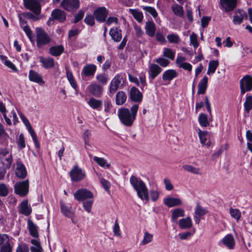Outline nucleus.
<instances>
[{
  "label": "nucleus",
  "instance_id": "obj_1",
  "mask_svg": "<svg viewBox=\"0 0 252 252\" xmlns=\"http://www.w3.org/2000/svg\"><path fill=\"white\" fill-rule=\"evenodd\" d=\"M138 109V105H134L129 110L126 108L119 109L118 115L121 122L126 126H129L133 124Z\"/></svg>",
  "mask_w": 252,
  "mask_h": 252
},
{
  "label": "nucleus",
  "instance_id": "obj_2",
  "mask_svg": "<svg viewBox=\"0 0 252 252\" xmlns=\"http://www.w3.org/2000/svg\"><path fill=\"white\" fill-rule=\"evenodd\" d=\"M35 33L36 46L38 48H42L43 46L51 42V37L41 28H36L35 29Z\"/></svg>",
  "mask_w": 252,
  "mask_h": 252
},
{
  "label": "nucleus",
  "instance_id": "obj_3",
  "mask_svg": "<svg viewBox=\"0 0 252 252\" xmlns=\"http://www.w3.org/2000/svg\"><path fill=\"white\" fill-rule=\"evenodd\" d=\"M159 196V193L158 190L152 189L149 191L145 184L143 183V201L145 204L148 203L150 199L152 202H156Z\"/></svg>",
  "mask_w": 252,
  "mask_h": 252
},
{
  "label": "nucleus",
  "instance_id": "obj_4",
  "mask_svg": "<svg viewBox=\"0 0 252 252\" xmlns=\"http://www.w3.org/2000/svg\"><path fill=\"white\" fill-rule=\"evenodd\" d=\"M69 175L72 181L78 182L83 180L85 178L86 173L78 165H75L70 171Z\"/></svg>",
  "mask_w": 252,
  "mask_h": 252
},
{
  "label": "nucleus",
  "instance_id": "obj_5",
  "mask_svg": "<svg viewBox=\"0 0 252 252\" xmlns=\"http://www.w3.org/2000/svg\"><path fill=\"white\" fill-rule=\"evenodd\" d=\"M15 192L21 196H24L27 194L29 189V181L27 179L25 181L16 183L14 185Z\"/></svg>",
  "mask_w": 252,
  "mask_h": 252
},
{
  "label": "nucleus",
  "instance_id": "obj_6",
  "mask_svg": "<svg viewBox=\"0 0 252 252\" xmlns=\"http://www.w3.org/2000/svg\"><path fill=\"white\" fill-rule=\"evenodd\" d=\"M0 161L4 168L9 169L10 167L12 162V156L8 150L3 149L0 150Z\"/></svg>",
  "mask_w": 252,
  "mask_h": 252
},
{
  "label": "nucleus",
  "instance_id": "obj_7",
  "mask_svg": "<svg viewBox=\"0 0 252 252\" xmlns=\"http://www.w3.org/2000/svg\"><path fill=\"white\" fill-rule=\"evenodd\" d=\"M240 88L242 95L251 91L252 90V77L249 75L244 76L240 81Z\"/></svg>",
  "mask_w": 252,
  "mask_h": 252
},
{
  "label": "nucleus",
  "instance_id": "obj_8",
  "mask_svg": "<svg viewBox=\"0 0 252 252\" xmlns=\"http://www.w3.org/2000/svg\"><path fill=\"white\" fill-rule=\"evenodd\" d=\"M25 7L34 14H40L41 6L36 0H24Z\"/></svg>",
  "mask_w": 252,
  "mask_h": 252
},
{
  "label": "nucleus",
  "instance_id": "obj_9",
  "mask_svg": "<svg viewBox=\"0 0 252 252\" xmlns=\"http://www.w3.org/2000/svg\"><path fill=\"white\" fill-rule=\"evenodd\" d=\"M74 198L78 201H83L87 199H92L94 197L93 193L86 189H78L74 194Z\"/></svg>",
  "mask_w": 252,
  "mask_h": 252
},
{
  "label": "nucleus",
  "instance_id": "obj_10",
  "mask_svg": "<svg viewBox=\"0 0 252 252\" xmlns=\"http://www.w3.org/2000/svg\"><path fill=\"white\" fill-rule=\"evenodd\" d=\"M79 0H63L61 6L67 11H72L77 9L79 7Z\"/></svg>",
  "mask_w": 252,
  "mask_h": 252
},
{
  "label": "nucleus",
  "instance_id": "obj_11",
  "mask_svg": "<svg viewBox=\"0 0 252 252\" xmlns=\"http://www.w3.org/2000/svg\"><path fill=\"white\" fill-rule=\"evenodd\" d=\"M108 10L104 7L97 8L94 12V16L97 21L102 23L106 20L108 15Z\"/></svg>",
  "mask_w": 252,
  "mask_h": 252
},
{
  "label": "nucleus",
  "instance_id": "obj_12",
  "mask_svg": "<svg viewBox=\"0 0 252 252\" xmlns=\"http://www.w3.org/2000/svg\"><path fill=\"white\" fill-rule=\"evenodd\" d=\"M130 184L137 191L139 197L142 199V181L134 176H132L129 180Z\"/></svg>",
  "mask_w": 252,
  "mask_h": 252
},
{
  "label": "nucleus",
  "instance_id": "obj_13",
  "mask_svg": "<svg viewBox=\"0 0 252 252\" xmlns=\"http://www.w3.org/2000/svg\"><path fill=\"white\" fill-rule=\"evenodd\" d=\"M60 204L61 211L62 214L65 217L71 219L73 223H75L73 220L74 212L71 207L66 206L63 201L60 202Z\"/></svg>",
  "mask_w": 252,
  "mask_h": 252
},
{
  "label": "nucleus",
  "instance_id": "obj_14",
  "mask_svg": "<svg viewBox=\"0 0 252 252\" xmlns=\"http://www.w3.org/2000/svg\"><path fill=\"white\" fill-rule=\"evenodd\" d=\"M247 19V13L243 10H238L234 13L233 23L234 25H240L243 22L244 20Z\"/></svg>",
  "mask_w": 252,
  "mask_h": 252
},
{
  "label": "nucleus",
  "instance_id": "obj_15",
  "mask_svg": "<svg viewBox=\"0 0 252 252\" xmlns=\"http://www.w3.org/2000/svg\"><path fill=\"white\" fill-rule=\"evenodd\" d=\"M163 203L168 207L171 208L181 206L182 204V201L179 198L167 196L163 199Z\"/></svg>",
  "mask_w": 252,
  "mask_h": 252
},
{
  "label": "nucleus",
  "instance_id": "obj_16",
  "mask_svg": "<svg viewBox=\"0 0 252 252\" xmlns=\"http://www.w3.org/2000/svg\"><path fill=\"white\" fill-rule=\"evenodd\" d=\"M186 60L185 57L178 56L176 60V64L179 68H182L190 72L192 68V65L189 63L185 62Z\"/></svg>",
  "mask_w": 252,
  "mask_h": 252
},
{
  "label": "nucleus",
  "instance_id": "obj_17",
  "mask_svg": "<svg viewBox=\"0 0 252 252\" xmlns=\"http://www.w3.org/2000/svg\"><path fill=\"white\" fill-rule=\"evenodd\" d=\"M237 0H220L221 6L226 12L232 11L236 6Z\"/></svg>",
  "mask_w": 252,
  "mask_h": 252
},
{
  "label": "nucleus",
  "instance_id": "obj_18",
  "mask_svg": "<svg viewBox=\"0 0 252 252\" xmlns=\"http://www.w3.org/2000/svg\"><path fill=\"white\" fill-rule=\"evenodd\" d=\"M222 244L229 250H233L235 248V241L231 234H227L222 239Z\"/></svg>",
  "mask_w": 252,
  "mask_h": 252
},
{
  "label": "nucleus",
  "instance_id": "obj_19",
  "mask_svg": "<svg viewBox=\"0 0 252 252\" xmlns=\"http://www.w3.org/2000/svg\"><path fill=\"white\" fill-rule=\"evenodd\" d=\"M51 16L55 20L59 22H63L66 19V13L62 10L55 9L51 13Z\"/></svg>",
  "mask_w": 252,
  "mask_h": 252
},
{
  "label": "nucleus",
  "instance_id": "obj_20",
  "mask_svg": "<svg viewBox=\"0 0 252 252\" xmlns=\"http://www.w3.org/2000/svg\"><path fill=\"white\" fill-rule=\"evenodd\" d=\"M29 78L31 81L36 83L40 85L44 84L42 76L34 70H31L29 72Z\"/></svg>",
  "mask_w": 252,
  "mask_h": 252
},
{
  "label": "nucleus",
  "instance_id": "obj_21",
  "mask_svg": "<svg viewBox=\"0 0 252 252\" xmlns=\"http://www.w3.org/2000/svg\"><path fill=\"white\" fill-rule=\"evenodd\" d=\"M15 174L19 178L23 179L27 176V173L25 166L20 161L16 163Z\"/></svg>",
  "mask_w": 252,
  "mask_h": 252
},
{
  "label": "nucleus",
  "instance_id": "obj_22",
  "mask_svg": "<svg viewBox=\"0 0 252 252\" xmlns=\"http://www.w3.org/2000/svg\"><path fill=\"white\" fill-rule=\"evenodd\" d=\"M161 68L156 64H152L149 66V78L153 80L160 73Z\"/></svg>",
  "mask_w": 252,
  "mask_h": 252
},
{
  "label": "nucleus",
  "instance_id": "obj_23",
  "mask_svg": "<svg viewBox=\"0 0 252 252\" xmlns=\"http://www.w3.org/2000/svg\"><path fill=\"white\" fill-rule=\"evenodd\" d=\"M123 81V78L120 75H116L112 80L109 88L110 93H114L119 87Z\"/></svg>",
  "mask_w": 252,
  "mask_h": 252
},
{
  "label": "nucleus",
  "instance_id": "obj_24",
  "mask_svg": "<svg viewBox=\"0 0 252 252\" xmlns=\"http://www.w3.org/2000/svg\"><path fill=\"white\" fill-rule=\"evenodd\" d=\"M39 59L42 66L45 69L52 68L55 66V61L52 58H44L40 56L39 57Z\"/></svg>",
  "mask_w": 252,
  "mask_h": 252
},
{
  "label": "nucleus",
  "instance_id": "obj_25",
  "mask_svg": "<svg viewBox=\"0 0 252 252\" xmlns=\"http://www.w3.org/2000/svg\"><path fill=\"white\" fill-rule=\"evenodd\" d=\"M145 32L150 37H153L155 34L156 25L153 21H148L145 24Z\"/></svg>",
  "mask_w": 252,
  "mask_h": 252
},
{
  "label": "nucleus",
  "instance_id": "obj_26",
  "mask_svg": "<svg viewBox=\"0 0 252 252\" xmlns=\"http://www.w3.org/2000/svg\"><path fill=\"white\" fill-rule=\"evenodd\" d=\"M177 76L178 73L175 70L169 69L163 73L162 78L163 81L170 82Z\"/></svg>",
  "mask_w": 252,
  "mask_h": 252
},
{
  "label": "nucleus",
  "instance_id": "obj_27",
  "mask_svg": "<svg viewBox=\"0 0 252 252\" xmlns=\"http://www.w3.org/2000/svg\"><path fill=\"white\" fill-rule=\"evenodd\" d=\"M129 95L130 99L133 101H140L142 99L141 93L135 87L131 88Z\"/></svg>",
  "mask_w": 252,
  "mask_h": 252
},
{
  "label": "nucleus",
  "instance_id": "obj_28",
  "mask_svg": "<svg viewBox=\"0 0 252 252\" xmlns=\"http://www.w3.org/2000/svg\"><path fill=\"white\" fill-rule=\"evenodd\" d=\"M32 210L31 206L28 205L27 200H24L21 202L20 206V213L27 216L31 214Z\"/></svg>",
  "mask_w": 252,
  "mask_h": 252
},
{
  "label": "nucleus",
  "instance_id": "obj_29",
  "mask_svg": "<svg viewBox=\"0 0 252 252\" xmlns=\"http://www.w3.org/2000/svg\"><path fill=\"white\" fill-rule=\"evenodd\" d=\"M64 51V47L62 45L54 46L49 49V53L53 56H60Z\"/></svg>",
  "mask_w": 252,
  "mask_h": 252
},
{
  "label": "nucleus",
  "instance_id": "obj_30",
  "mask_svg": "<svg viewBox=\"0 0 252 252\" xmlns=\"http://www.w3.org/2000/svg\"><path fill=\"white\" fill-rule=\"evenodd\" d=\"M179 227L181 229H189L191 227L192 223L191 218L188 217L186 218L180 219L178 221Z\"/></svg>",
  "mask_w": 252,
  "mask_h": 252
},
{
  "label": "nucleus",
  "instance_id": "obj_31",
  "mask_svg": "<svg viewBox=\"0 0 252 252\" xmlns=\"http://www.w3.org/2000/svg\"><path fill=\"white\" fill-rule=\"evenodd\" d=\"M96 67L93 64H89L85 65L83 70L82 73L86 76H93L96 71Z\"/></svg>",
  "mask_w": 252,
  "mask_h": 252
},
{
  "label": "nucleus",
  "instance_id": "obj_32",
  "mask_svg": "<svg viewBox=\"0 0 252 252\" xmlns=\"http://www.w3.org/2000/svg\"><path fill=\"white\" fill-rule=\"evenodd\" d=\"M207 134L208 132L207 131H202L200 129H198V136L201 143L207 147H209L211 145V142L210 141H207Z\"/></svg>",
  "mask_w": 252,
  "mask_h": 252
},
{
  "label": "nucleus",
  "instance_id": "obj_33",
  "mask_svg": "<svg viewBox=\"0 0 252 252\" xmlns=\"http://www.w3.org/2000/svg\"><path fill=\"white\" fill-rule=\"evenodd\" d=\"M208 77L204 76L203 79L199 82L198 85V94H204L205 93L208 84Z\"/></svg>",
  "mask_w": 252,
  "mask_h": 252
},
{
  "label": "nucleus",
  "instance_id": "obj_34",
  "mask_svg": "<svg viewBox=\"0 0 252 252\" xmlns=\"http://www.w3.org/2000/svg\"><path fill=\"white\" fill-rule=\"evenodd\" d=\"M171 220L174 222H177L178 218L185 216V211L181 208H177L171 211Z\"/></svg>",
  "mask_w": 252,
  "mask_h": 252
},
{
  "label": "nucleus",
  "instance_id": "obj_35",
  "mask_svg": "<svg viewBox=\"0 0 252 252\" xmlns=\"http://www.w3.org/2000/svg\"><path fill=\"white\" fill-rule=\"evenodd\" d=\"M121 30L118 28H112L109 31V34L113 40L116 42L120 41L122 39Z\"/></svg>",
  "mask_w": 252,
  "mask_h": 252
},
{
  "label": "nucleus",
  "instance_id": "obj_36",
  "mask_svg": "<svg viewBox=\"0 0 252 252\" xmlns=\"http://www.w3.org/2000/svg\"><path fill=\"white\" fill-rule=\"evenodd\" d=\"M28 225L31 235L35 238L38 237L39 234L37 226L31 220H28Z\"/></svg>",
  "mask_w": 252,
  "mask_h": 252
},
{
  "label": "nucleus",
  "instance_id": "obj_37",
  "mask_svg": "<svg viewBox=\"0 0 252 252\" xmlns=\"http://www.w3.org/2000/svg\"><path fill=\"white\" fill-rule=\"evenodd\" d=\"M90 92L94 96H99L102 92V88L97 84H92L89 87Z\"/></svg>",
  "mask_w": 252,
  "mask_h": 252
},
{
  "label": "nucleus",
  "instance_id": "obj_38",
  "mask_svg": "<svg viewBox=\"0 0 252 252\" xmlns=\"http://www.w3.org/2000/svg\"><path fill=\"white\" fill-rule=\"evenodd\" d=\"M127 96L123 91L118 92L116 95V103L118 105L123 104L126 101Z\"/></svg>",
  "mask_w": 252,
  "mask_h": 252
},
{
  "label": "nucleus",
  "instance_id": "obj_39",
  "mask_svg": "<svg viewBox=\"0 0 252 252\" xmlns=\"http://www.w3.org/2000/svg\"><path fill=\"white\" fill-rule=\"evenodd\" d=\"M24 17L33 21H37L43 18V16L40 14H32L30 12H24L22 14Z\"/></svg>",
  "mask_w": 252,
  "mask_h": 252
},
{
  "label": "nucleus",
  "instance_id": "obj_40",
  "mask_svg": "<svg viewBox=\"0 0 252 252\" xmlns=\"http://www.w3.org/2000/svg\"><path fill=\"white\" fill-rule=\"evenodd\" d=\"M219 65L218 60H212L210 61L208 64V68L207 72L208 75L215 73L216 69Z\"/></svg>",
  "mask_w": 252,
  "mask_h": 252
},
{
  "label": "nucleus",
  "instance_id": "obj_41",
  "mask_svg": "<svg viewBox=\"0 0 252 252\" xmlns=\"http://www.w3.org/2000/svg\"><path fill=\"white\" fill-rule=\"evenodd\" d=\"M31 243L32 245L30 248L31 252H43V249L39 241L35 239H32Z\"/></svg>",
  "mask_w": 252,
  "mask_h": 252
},
{
  "label": "nucleus",
  "instance_id": "obj_42",
  "mask_svg": "<svg viewBox=\"0 0 252 252\" xmlns=\"http://www.w3.org/2000/svg\"><path fill=\"white\" fill-rule=\"evenodd\" d=\"M183 169L191 173L197 174V175H201V170L199 168L195 167L192 165L186 164L183 166Z\"/></svg>",
  "mask_w": 252,
  "mask_h": 252
},
{
  "label": "nucleus",
  "instance_id": "obj_43",
  "mask_svg": "<svg viewBox=\"0 0 252 252\" xmlns=\"http://www.w3.org/2000/svg\"><path fill=\"white\" fill-rule=\"evenodd\" d=\"M171 9L174 13L180 17H184V11L183 9V7L179 5V4H175L171 6Z\"/></svg>",
  "mask_w": 252,
  "mask_h": 252
},
{
  "label": "nucleus",
  "instance_id": "obj_44",
  "mask_svg": "<svg viewBox=\"0 0 252 252\" xmlns=\"http://www.w3.org/2000/svg\"><path fill=\"white\" fill-rule=\"evenodd\" d=\"M198 121L200 125L203 127H207L209 125L208 117L204 113H201L199 115Z\"/></svg>",
  "mask_w": 252,
  "mask_h": 252
},
{
  "label": "nucleus",
  "instance_id": "obj_45",
  "mask_svg": "<svg viewBox=\"0 0 252 252\" xmlns=\"http://www.w3.org/2000/svg\"><path fill=\"white\" fill-rule=\"evenodd\" d=\"M129 11L138 22H142V13L138 9H129Z\"/></svg>",
  "mask_w": 252,
  "mask_h": 252
},
{
  "label": "nucleus",
  "instance_id": "obj_46",
  "mask_svg": "<svg viewBox=\"0 0 252 252\" xmlns=\"http://www.w3.org/2000/svg\"><path fill=\"white\" fill-rule=\"evenodd\" d=\"M229 213L231 216L238 221L241 217V213L238 209L230 208Z\"/></svg>",
  "mask_w": 252,
  "mask_h": 252
},
{
  "label": "nucleus",
  "instance_id": "obj_47",
  "mask_svg": "<svg viewBox=\"0 0 252 252\" xmlns=\"http://www.w3.org/2000/svg\"><path fill=\"white\" fill-rule=\"evenodd\" d=\"M244 108L245 111L249 113L252 109V96L251 95L246 96V100L244 102Z\"/></svg>",
  "mask_w": 252,
  "mask_h": 252
},
{
  "label": "nucleus",
  "instance_id": "obj_48",
  "mask_svg": "<svg viewBox=\"0 0 252 252\" xmlns=\"http://www.w3.org/2000/svg\"><path fill=\"white\" fill-rule=\"evenodd\" d=\"M88 104L93 109H97L101 106L102 102L94 98H91L88 101Z\"/></svg>",
  "mask_w": 252,
  "mask_h": 252
},
{
  "label": "nucleus",
  "instance_id": "obj_49",
  "mask_svg": "<svg viewBox=\"0 0 252 252\" xmlns=\"http://www.w3.org/2000/svg\"><path fill=\"white\" fill-rule=\"evenodd\" d=\"M0 111L2 113L3 117L4 119H5V121L6 123V124L10 126L11 125V120L9 118H8L6 115V110L5 108V107L4 105L2 103L0 102Z\"/></svg>",
  "mask_w": 252,
  "mask_h": 252
},
{
  "label": "nucleus",
  "instance_id": "obj_50",
  "mask_svg": "<svg viewBox=\"0 0 252 252\" xmlns=\"http://www.w3.org/2000/svg\"><path fill=\"white\" fill-rule=\"evenodd\" d=\"M143 9L145 11L146 15L150 14L154 18H156L158 16L157 12L154 7L151 6H144L143 7Z\"/></svg>",
  "mask_w": 252,
  "mask_h": 252
},
{
  "label": "nucleus",
  "instance_id": "obj_51",
  "mask_svg": "<svg viewBox=\"0 0 252 252\" xmlns=\"http://www.w3.org/2000/svg\"><path fill=\"white\" fill-rule=\"evenodd\" d=\"M194 213L201 216H203L207 213V210L206 209L201 206L199 204L197 203L195 208Z\"/></svg>",
  "mask_w": 252,
  "mask_h": 252
},
{
  "label": "nucleus",
  "instance_id": "obj_52",
  "mask_svg": "<svg viewBox=\"0 0 252 252\" xmlns=\"http://www.w3.org/2000/svg\"><path fill=\"white\" fill-rule=\"evenodd\" d=\"M66 76L71 86L74 89H76L77 88V85L76 83V82L74 79L72 73L69 71H66Z\"/></svg>",
  "mask_w": 252,
  "mask_h": 252
},
{
  "label": "nucleus",
  "instance_id": "obj_53",
  "mask_svg": "<svg viewBox=\"0 0 252 252\" xmlns=\"http://www.w3.org/2000/svg\"><path fill=\"white\" fill-rule=\"evenodd\" d=\"M175 53L171 49L165 48L164 50L163 55L164 57L169 58L173 60L175 57Z\"/></svg>",
  "mask_w": 252,
  "mask_h": 252
},
{
  "label": "nucleus",
  "instance_id": "obj_54",
  "mask_svg": "<svg viewBox=\"0 0 252 252\" xmlns=\"http://www.w3.org/2000/svg\"><path fill=\"white\" fill-rule=\"evenodd\" d=\"M94 160L101 167L106 166V167L109 168L110 166V165L106 163V160L103 158L94 157Z\"/></svg>",
  "mask_w": 252,
  "mask_h": 252
},
{
  "label": "nucleus",
  "instance_id": "obj_55",
  "mask_svg": "<svg viewBox=\"0 0 252 252\" xmlns=\"http://www.w3.org/2000/svg\"><path fill=\"white\" fill-rule=\"evenodd\" d=\"M113 231L115 236H118L120 238L122 237L120 228L117 220L115 221Z\"/></svg>",
  "mask_w": 252,
  "mask_h": 252
},
{
  "label": "nucleus",
  "instance_id": "obj_56",
  "mask_svg": "<svg viewBox=\"0 0 252 252\" xmlns=\"http://www.w3.org/2000/svg\"><path fill=\"white\" fill-rule=\"evenodd\" d=\"M153 239V235L146 231L144 233V238L143 239V245H146L151 242Z\"/></svg>",
  "mask_w": 252,
  "mask_h": 252
},
{
  "label": "nucleus",
  "instance_id": "obj_57",
  "mask_svg": "<svg viewBox=\"0 0 252 252\" xmlns=\"http://www.w3.org/2000/svg\"><path fill=\"white\" fill-rule=\"evenodd\" d=\"M16 252H29V248L26 244L21 243L18 246Z\"/></svg>",
  "mask_w": 252,
  "mask_h": 252
},
{
  "label": "nucleus",
  "instance_id": "obj_58",
  "mask_svg": "<svg viewBox=\"0 0 252 252\" xmlns=\"http://www.w3.org/2000/svg\"><path fill=\"white\" fill-rule=\"evenodd\" d=\"M9 190L7 187L4 184H0V196H6L8 194Z\"/></svg>",
  "mask_w": 252,
  "mask_h": 252
},
{
  "label": "nucleus",
  "instance_id": "obj_59",
  "mask_svg": "<svg viewBox=\"0 0 252 252\" xmlns=\"http://www.w3.org/2000/svg\"><path fill=\"white\" fill-rule=\"evenodd\" d=\"M163 183L166 190L171 191L173 189L174 186L168 178H165L163 180Z\"/></svg>",
  "mask_w": 252,
  "mask_h": 252
},
{
  "label": "nucleus",
  "instance_id": "obj_60",
  "mask_svg": "<svg viewBox=\"0 0 252 252\" xmlns=\"http://www.w3.org/2000/svg\"><path fill=\"white\" fill-rule=\"evenodd\" d=\"M93 202L94 201L92 199L87 200L83 202V207L88 213L91 212Z\"/></svg>",
  "mask_w": 252,
  "mask_h": 252
},
{
  "label": "nucleus",
  "instance_id": "obj_61",
  "mask_svg": "<svg viewBox=\"0 0 252 252\" xmlns=\"http://www.w3.org/2000/svg\"><path fill=\"white\" fill-rule=\"evenodd\" d=\"M190 42L194 48H196L199 46L197 35L194 33L190 35Z\"/></svg>",
  "mask_w": 252,
  "mask_h": 252
},
{
  "label": "nucleus",
  "instance_id": "obj_62",
  "mask_svg": "<svg viewBox=\"0 0 252 252\" xmlns=\"http://www.w3.org/2000/svg\"><path fill=\"white\" fill-rule=\"evenodd\" d=\"M2 245L0 247V252H12V248L8 242Z\"/></svg>",
  "mask_w": 252,
  "mask_h": 252
},
{
  "label": "nucleus",
  "instance_id": "obj_63",
  "mask_svg": "<svg viewBox=\"0 0 252 252\" xmlns=\"http://www.w3.org/2000/svg\"><path fill=\"white\" fill-rule=\"evenodd\" d=\"M156 63L162 67H166L169 64V61L163 58H158L156 60Z\"/></svg>",
  "mask_w": 252,
  "mask_h": 252
},
{
  "label": "nucleus",
  "instance_id": "obj_64",
  "mask_svg": "<svg viewBox=\"0 0 252 252\" xmlns=\"http://www.w3.org/2000/svg\"><path fill=\"white\" fill-rule=\"evenodd\" d=\"M168 41L170 43H177L179 41V36L174 34H169L167 37Z\"/></svg>",
  "mask_w": 252,
  "mask_h": 252
}]
</instances>
